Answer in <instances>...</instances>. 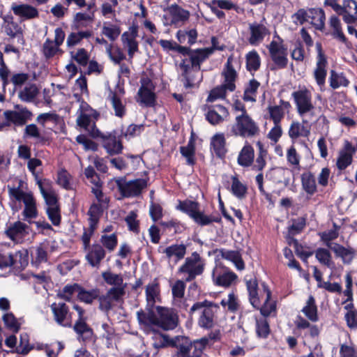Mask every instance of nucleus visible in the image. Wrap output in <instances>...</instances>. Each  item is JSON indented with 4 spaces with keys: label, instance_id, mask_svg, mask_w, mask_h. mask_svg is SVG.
Returning <instances> with one entry per match:
<instances>
[{
    "label": "nucleus",
    "instance_id": "9d476101",
    "mask_svg": "<svg viewBox=\"0 0 357 357\" xmlns=\"http://www.w3.org/2000/svg\"><path fill=\"white\" fill-rule=\"evenodd\" d=\"M140 84L136 97L137 102L146 107H155L157 104L155 84L149 77H142Z\"/></svg>",
    "mask_w": 357,
    "mask_h": 357
},
{
    "label": "nucleus",
    "instance_id": "b1692460",
    "mask_svg": "<svg viewBox=\"0 0 357 357\" xmlns=\"http://www.w3.org/2000/svg\"><path fill=\"white\" fill-rule=\"evenodd\" d=\"M329 25L333 29L331 33L333 38L343 43L347 48L351 49L352 43L348 40L343 33L340 20L337 16L333 15L329 18Z\"/></svg>",
    "mask_w": 357,
    "mask_h": 357
},
{
    "label": "nucleus",
    "instance_id": "f704fd0d",
    "mask_svg": "<svg viewBox=\"0 0 357 357\" xmlns=\"http://www.w3.org/2000/svg\"><path fill=\"white\" fill-rule=\"evenodd\" d=\"M307 219L305 217H298L291 219V225L287 228V241L295 238L294 236L303 232L306 227Z\"/></svg>",
    "mask_w": 357,
    "mask_h": 357
},
{
    "label": "nucleus",
    "instance_id": "58836bf2",
    "mask_svg": "<svg viewBox=\"0 0 357 357\" xmlns=\"http://www.w3.org/2000/svg\"><path fill=\"white\" fill-rule=\"evenodd\" d=\"M301 312L310 321L312 322L319 321L318 308L313 296L310 295L308 297L306 304L301 310Z\"/></svg>",
    "mask_w": 357,
    "mask_h": 357
},
{
    "label": "nucleus",
    "instance_id": "79ce46f5",
    "mask_svg": "<svg viewBox=\"0 0 357 357\" xmlns=\"http://www.w3.org/2000/svg\"><path fill=\"white\" fill-rule=\"evenodd\" d=\"M24 204V208L22 211V215L24 217L25 220L28 219H33L37 218L38 215L37 206H36V201L32 194L29 197H27L25 200L23 202Z\"/></svg>",
    "mask_w": 357,
    "mask_h": 357
},
{
    "label": "nucleus",
    "instance_id": "e433bc0d",
    "mask_svg": "<svg viewBox=\"0 0 357 357\" xmlns=\"http://www.w3.org/2000/svg\"><path fill=\"white\" fill-rule=\"evenodd\" d=\"M219 252L222 259L233 262L238 270L245 268V263L239 251L220 249Z\"/></svg>",
    "mask_w": 357,
    "mask_h": 357
},
{
    "label": "nucleus",
    "instance_id": "4468645a",
    "mask_svg": "<svg viewBox=\"0 0 357 357\" xmlns=\"http://www.w3.org/2000/svg\"><path fill=\"white\" fill-rule=\"evenodd\" d=\"M296 107L297 112L300 116H303L310 112L314 109L312 103V96L311 91L306 87L294 91L291 93Z\"/></svg>",
    "mask_w": 357,
    "mask_h": 357
},
{
    "label": "nucleus",
    "instance_id": "a18cd8bd",
    "mask_svg": "<svg viewBox=\"0 0 357 357\" xmlns=\"http://www.w3.org/2000/svg\"><path fill=\"white\" fill-rule=\"evenodd\" d=\"M260 85V82L257 79L254 78L250 79L244 89L243 100L245 102H255L257 91Z\"/></svg>",
    "mask_w": 357,
    "mask_h": 357
},
{
    "label": "nucleus",
    "instance_id": "5701e85b",
    "mask_svg": "<svg viewBox=\"0 0 357 357\" xmlns=\"http://www.w3.org/2000/svg\"><path fill=\"white\" fill-rule=\"evenodd\" d=\"M24 137L36 139V144L40 146H49L52 142L51 137L45 133L41 134L39 128L34 123L29 124L25 127Z\"/></svg>",
    "mask_w": 357,
    "mask_h": 357
},
{
    "label": "nucleus",
    "instance_id": "37998d69",
    "mask_svg": "<svg viewBox=\"0 0 357 357\" xmlns=\"http://www.w3.org/2000/svg\"><path fill=\"white\" fill-rule=\"evenodd\" d=\"M328 61L324 59L317 61L316 68L314 71V77L318 86L322 87L325 85L326 78L327 75L326 67Z\"/></svg>",
    "mask_w": 357,
    "mask_h": 357
},
{
    "label": "nucleus",
    "instance_id": "5fc2aeb1",
    "mask_svg": "<svg viewBox=\"0 0 357 357\" xmlns=\"http://www.w3.org/2000/svg\"><path fill=\"white\" fill-rule=\"evenodd\" d=\"M2 27L7 36L11 38H15L20 34V37L18 38V41L21 40L22 44L24 43L22 28L17 22H14L13 24H2Z\"/></svg>",
    "mask_w": 357,
    "mask_h": 357
},
{
    "label": "nucleus",
    "instance_id": "6e6552de",
    "mask_svg": "<svg viewBox=\"0 0 357 357\" xmlns=\"http://www.w3.org/2000/svg\"><path fill=\"white\" fill-rule=\"evenodd\" d=\"M93 235H89L83 232L81 240L83 243V248L86 251L85 259L87 263L93 268H99L102 261L106 256L105 248L98 243L91 245V238Z\"/></svg>",
    "mask_w": 357,
    "mask_h": 357
},
{
    "label": "nucleus",
    "instance_id": "09e8293b",
    "mask_svg": "<svg viewBox=\"0 0 357 357\" xmlns=\"http://www.w3.org/2000/svg\"><path fill=\"white\" fill-rule=\"evenodd\" d=\"M109 100L114 110L115 116L119 118L124 116L126 114V105L123 104L117 93L111 91Z\"/></svg>",
    "mask_w": 357,
    "mask_h": 357
},
{
    "label": "nucleus",
    "instance_id": "774afa93",
    "mask_svg": "<svg viewBox=\"0 0 357 357\" xmlns=\"http://www.w3.org/2000/svg\"><path fill=\"white\" fill-rule=\"evenodd\" d=\"M102 277L109 285L121 286L123 282V279L121 275L113 273L111 271L102 272Z\"/></svg>",
    "mask_w": 357,
    "mask_h": 357
},
{
    "label": "nucleus",
    "instance_id": "338daca9",
    "mask_svg": "<svg viewBox=\"0 0 357 357\" xmlns=\"http://www.w3.org/2000/svg\"><path fill=\"white\" fill-rule=\"evenodd\" d=\"M177 347L176 342L171 339L168 335L166 334H160V337L156 339L155 342L153 344V347L155 349H162L165 348L167 347Z\"/></svg>",
    "mask_w": 357,
    "mask_h": 357
},
{
    "label": "nucleus",
    "instance_id": "bf43d9fd",
    "mask_svg": "<svg viewBox=\"0 0 357 357\" xmlns=\"http://www.w3.org/2000/svg\"><path fill=\"white\" fill-rule=\"evenodd\" d=\"M316 259L320 264L331 267L333 264L332 256L330 251L324 248H319L314 252Z\"/></svg>",
    "mask_w": 357,
    "mask_h": 357
},
{
    "label": "nucleus",
    "instance_id": "9b49d317",
    "mask_svg": "<svg viewBox=\"0 0 357 357\" xmlns=\"http://www.w3.org/2000/svg\"><path fill=\"white\" fill-rule=\"evenodd\" d=\"M204 271V263L202 257L199 253L194 252L190 257L185 258L184 264L178 269V273L187 275L185 281L191 282L202 275Z\"/></svg>",
    "mask_w": 357,
    "mask_h": 357
},
{
    "label": "nucleus",
    "instance_id": "aec40b11",
    "mask_svg": "<svg viewBox=\"0 0 357 357\" xmlns=\"http://www.w3.org/2000/svg\"><path fill=\"white\" fill-rule=\"evenodd\" d=\"M338 15L342 17L347 24H357V1L356 0H343Z\"/></svg>",
    "mask_w": 357,
    "mask_h": 357
},
{
    "label": "nucleus",
    "instance_id": "a878e982",
    "mask_svg": "<svg viewBox=\"0 0 357 357\" xmlns=\"http://www.w3.org/2000/svg\"><path fill=\"white\" fill-rule=\"evenodd\" d=\"M249 30L250 36L248 38V42L252 45H258L266 35L269 34L268 28L264 24L257 22L250 24Z\"/></svg>",
    "mask_w": 357,
    "mask_h": 357
},
{
    "label": "nucleus",
    "instance_id": "0eeeda50",
    "mask_svg": "<svg viewBox=\"0 0 357 357\" xmlns=\"http://www.w3.org/2000/svg\"><path fill=\"white\" fill-rule=\"evenodd\" d=\"M145 178L127 181L126 177H120L115 180L119 192L123 197H137L148 187L149 178L148 172H144Z\"/></svg>",
    "mask_w": 357,
    "mask_h": 357
},
{
    "label": "nucleus",
    "instance_id": "412c9836",
    "mask_svg": "<svg viewBox=\"0 0 357 357\" xmlns=\"http://www.w3.org/2000/svg\"><path fill=\"white\" fill-rule=\"evenodd\" d=\"M30 227L26 224L17 220L13 223L6 224L5 235L12 241H16L18 238L24 237L29 234Z\"/></svg>",
    "mask_w": 357,
    "mask_h": 357
},
{
    "label": "nucleus",
    "instance_id": "1a4fd4ad",
    "mask_svg": "<svg viewBox=\"0 0 357 357\" xmlns=\"http://www.w3.org/2000/svg\"><path fill=\"white\" fill-rule=\"evenodd\" d=\"M278 41L272 40L268 46L271 59L275 67H271V70L284 69L287 67V47L284 45L283 39L275 33V36Z\"/></svg>",
    "mask_w": 357,
    "mask_h": 357
},
{
    "label": "nucleus",
    "instance_id": "2f4dec72",
    "mask_svg": "<svg viewBox=\"0 0 357 357\" xmlns=\"http://www.w3.org/2000/svg\"><path fill=\"white\" fill-rule=\"evenodd\" d=\"M309 19L312 26L319 31H323L325 28L326 15L324 10L321 8H312L308 9Z\"/></svg>",
    "mask_w": 357,
    "mask_h": 357
},
{
    "label": "nucleus",
    "instance_id": "f03ea898",
    "mask_svg": "<svg viewBox=\"0 0 357 357\" xmlns=\"http://www.w3.org/2000/svg\"><path fill=\"white\" fill-rule=\"evenodd\" d=\"M234 57L232 55L227 58L225 64L222 76L224 79L223 82L213 88L206 99L208 102H213L218 99H225L227 92H233L236 89V82L238 79V73L233 66Z\"/></svg>",
    "mask_w": 357,
    "mask_h": 357
},
{
    "label": "nucleus",
    "instance_id": "2eb2a0df",
    "mask_svg": "<svg viewBox=\"0 0 357 357\" xmlns=\"http://www.w3.org/2000/svg\"><path fill=\"white\" fill-rule=\"evenodd\" d=\"M159 316L158 326L165 331L173 330L178 326V316L172 308L156 307Z\"/></svg>",
    "mask_w": 357,
    "mask_h": 357
},
{
    "label": "nucleus",
    "instance_id": "a211bd4d",
    "mask_svg": "<svg viewBox=\"0 0 357 357\" xmlns=\"http://www.w3.org/2000/svg\"><path fill=\"white\" fill-rule=\"evenodd\" d=\"M3 116L9 126L13 123L15 126H22L31 119L33 114L26 107H22L20 111L6 110Z\"/></svg>",
    "mask_w": 357,
    "mask_h": 357
},
{
    "label": "nucleus",
    "instance_id": "dca6fc26",
    "mask_svg": "<svg viewBox=\"0 0 357 357\" xmlns=\"http://www.w3.org/2000/svg\"><path fill=\"white\" fill-rule=\"evenodd\" d=\"M51 310L55 321L64 328H72V317L69 307L65 303H53Z\"/></svg>",
    "mask_w": 357,
    "mask_h": 357
},
{
    "label": "nucleus",
    "instance_id": "72a5a7b5",
    "mask_svg": "<svg viewBox=\"0 0 357 357\" xmlns=\"http://www.w3.org/2000/svg\"><path fill=\"white\" fill-rule=\"evenodd\" d=\"M331 250L334 252L337 257L342 258L344 264H350L355 257V250L354 248L351 247L345 248L342 245L337 243H333Z\"/></svg>",
    "mask_w": 357,
    "mask_h": 357
},
{
    "label": "nucleus",
    "instance_id": "c85d7f7f",
    "mask_svg": "<svg viewBox=\"0 0 357 357\" xmlns=\"http://www.w3.org/2000/svg\"><path fill=\"white\" fill-rule=\"evenodd\" d=\"M211 148L217 158L224 159L226 156L227 149L226 148V139L223 133L214 135L211 139Z\"/></svg>",
    "mask_w": 357,
    "mask_h": 357
},
{
    "label": "nucleus",
    "instance_id": "f8f14e48",
    "mask_svg": "<svg viewBox=\"0 0 357 357\" xmlns=\"http://www.w3.org/2000/svg\"><path fill=\"white\" fill-rule=\"evenodd\" d=\"M208 345V338L202 337L190 342L188 344H181L177 347L176 357H208L204 351Z\"/></svg>",
    "mask_w": 357,
    "mask_h": 357
},
{
    "label": "nucleus",
    "instance_id": "ddd939ff",
    "mask_svg": "<svg viewBox=\"0 0 357 357\" xmlns=\"http://www.w3.org/2000/svg\"><path fill=\"white\" fill-rule=\"evenodd\" d=\"M93 136H100L102 140L103 148L109 155H119L122 153L123 145L121 141L122 136L118 135L116 130H113L107 134L102 133L99 130L93 134Z\"/></svg>",
    "mask_w": 357,
    "mask_h": 357
},
{
    "label": "nucleus",
    "instance_id": "cd10ccee",
    "mask_svg": "<svg viewBox=\"0 0 357 357\" xmlns=\"http://www.w3.org/2000/svg\"><path fill=\"white\" fill-rule=\"evenodd\" d=\"M212 278L215 285L222 287H229L237 279V275L232 271H213Z\"/></svg>",
    "mask_w": 357,
    "mask_h": 357
},
{
    "label": "nucleus",
    "instance_id": "603ef678",
    "mask_svg": "<svg viewBox=\"0 0 357 357\" xmlns=\"http://www.w3.org/2000/svg\"><path fill=\"white\" fill-rule=\"evenodd\" d=\"M231 191L232 194L237 198L242 199L245 197L248 192V188L246 185L242 183L238 176H231Z\"/></svg>",
    "mask_w": 357,
    "mask_h": 357
},
{
    "label": "nucleus",
    "instance_id": "c03bdc74",
    "mask_svg": "<svg viewBox=\"0 0 357 357\" xmlns=\"http://www.w3.org/2000/svg\"><path fill=\"white\" fill-rule=\"evenodd\" d=\"M310 134V128L301 126L298 121H292L288 130V135L292 140H295L300 137H307Z\"/></svg>",
    "mask_w": 357,
    "mask_h": 357
},
{
    "label": "nucleus",
    "instance_id": "4c0bfd02",
    "mask_svg": "<svg viewBox=\"0 0 357 357\" xmlns=\"http://www.w3.org/2000/svg\"><path fill=\"white\" fill-rule=\"evenodd\" d=\"M289 245H293L296 255L304 262L307 263V259L314 254V251L309 246L303 245L296 238L287 241Z\"/></svg>",
    "mask_w": 357,
    "mask_h": 357
},
{
    "label": "nucleus",
    "instance_id": "7ed1b4c3",
    "mask_svg": "<svg viewBox=\"0 0 357 357\" xmlns=\"http://www.w3.org/2000/svg\"><path fill=\"white\" fill-rule=\"evenodd\" d=\"M176 209L187 214L200 227L208 226L213 222L220 223L222 222V218L219 214L216 215H207L204 211H201L199 210V204L196 201L188 199L185 200L178 199Z\"/></svg>",
    "mask_w": 357,
    "mask_h": 357
},
{
    "label": "nucleus",
    "instance_id": "680f3d73",
    "mask_svg": "<svg viewBox=\"0 0 357 357\" xmlns=\"http://www.w3.org/2000/svg\"><path fill=\"white\" fill-rule=\"evenodd\" d=\"M100 243L102 246L105 248L108 251L114 250L118 244L117 235L113 233L110 235H102L100 237Z\"/></svg>",
    "mask_w": 357,
    "mask_h": 357
},
{
    "label": "nucleus",
    "instance_id": "423d86ee",
    "mask_svg": "<svg viewBox=\"0 0 357 357\" xmlns=\"http://www.w3.org/2000/svg\"><path fill=\"white\" fill-rule=\"evenodd\" d=\"M260 131L258 123L249 114L236 115L230 130L231 135L243 139L256 137L259 135Z\"/></svg>",
    "mask_w": 357,
    "mask_h": 357
},
{
    "label": "nucleus",
    "instance_id": "e2e57ef3",
    "mask_svg": "<svg viewBox=\"0 0 357 357\" xmlns=\"http://www.w3.org/2000/svg\"><path fill=\"white\" fill-rule=\"evenodd\" d=\"M144 124H134L132 123L128 126L126 131L121 129V135L125 138H133L137 135H139L144 130Z\"/></svg>",
    "mask_w": 357,
    "mask_h": 357
},
{
    "label": "nucleus",
    "instance_id": "69168bd1",
    "mask_svg": "<svg viewBox=\"0 0 357 357\" xmlns=\"http://www.w3.org/2000/svg\"><path fill=\"white\" fill-rule=\"evenodd\" d=\"M46 213L52 224L59 226L61 222V208L59 206H54L46 208Z\"/></svg>",
    "mask_w": 357,
    "mask_h": 357
},
{
    "label": "nucleus",
    "instance_id": "bb28decb",
    "mask_svg": "<svg viewBox=\"0 0 357 357\" xmlns=\"http://www.w3.org/2000/svg\"><path fill=\"white\" fill-rule=\"evenodd\" d=\"M254 159L255 149L248 141H245L243 146L238 153L237 163L242 167H249L252 165Z\"/></svg>",
    "mask_w": 357,
    "mask_h": 357
},
{
    "label": "nucleus",
    "instance_id": "13d9d810",
    "mask_svg": "<svg viewBox=\"0 0 357 357\" xmlns=\"http://www.w3.org/2000/svg\"><path fill=\"white\" fill-rule=\"evenodd\" d=\"M160 294V287L159 283L157 282H153L152 283L149 284L146 288V298L148 303L151 304V307H153L155 303V298L159 296Z\"/></svg>",
    "mask_w": 357,
    "mask_h": 357
},
{
    "label": "nucleus",
    "instance_id": "8fccbe9b",
    "mask_svg": "<svg viewBox=\"0 0 357 357\" xmlns=\"http://www.w3.org/2000/svg\"><path fill=\"white\" fill-rule=\"evenodd\" d=\"M100 289L98 288L91 289L90 290L85 289L81 286L79 294H77V299L81 302L86 304H91L95 300L98 298Z\"/></svg>",
    "mask_w": 357,
    "mask_h": 357
},
{
    "label": "nucleus",
    "instance_id": "4be33fe9",
    "mask_svg": "<svg viewBox=\"0 0 357 357\" xmlns=\"http://www.w3.org/2000/svg\"><path fill=\"white\" fill-rule=\"evenodd\" d=\"M36 183L48 207L59 206L58 197L55 192L52 189L50 181L44 179L43 181L41 179H38Z\"/></svg>",
    "mask_w": 357,
    "mask_h": 357
},
{
    "label": "nucleus",
    "instance_id": "052dcab7",
    "mask_svg": "<svg viewBox=\"0 0 357 357\" xmlns=\"http://www.w3.org/2000/svg\"><path fill=\"white\" fill-rule=\"evenodd\" d=\"M60 46H56L54 42L50 38H47L43 43V53L46 59H51L54 57L57 52H62L59 48Z\"/></svg>",
    "mask_w": 357,
    "mask_h": 357
},
{
    "label": "nucleus",
    "instance_id": "393cba45",
    "mask_svg": "<svg viewBox=\"0 0 357 357\" xmlns=\"http://www.w3.org/2000/svg\"><path fill=\"white\" fill-rule=\"evenodd\" d=\"M72 327L77 335L79 340H82L84 342L92 340L94 334L93 330L86 323V319H77L75 324L73 326L72 325Z\"/></svg>",
    "mask_w": 357,
    "mask_h": 357
},
{
    "label": "nucleus",
    "instance_id": "7c9ffc66",
    "mask_svg": "<svg viewBox=\"0 0 357 357\" xmlns=\"http://www.w3.org/2000/svg\"><path fill=\"white\" fill-rule=\"evenodd\" d=\"M162 247H159L158 251L160 252L164 253L166 255V257L170 260L173 257H175V262H178L180 260L183 259L186 254V246L181 244H172L166 248L163 249L161 251Z\"/></svg>",
    "mask_w": 357,
    "mask_h": 357
},
{
    "label": "nucleus",
    "instance_id": "473e14b6",
    "mask_svg": "<svg viewBox=\"0 0 357 357\" xmlns=\"http://www.w3.org/2000/svg\"><path fill=\"white\" fill-rule=\"evenodd\" d=\"M271 333L269 321L268 318L260 317H255V334L257 338L266 340Z\"/></svg>",
    "mask_w": 357,
    "mask_h": 357
},
{
    "label": "nucleus",
    "instance_id": "49530a36",
    "mask_svg": "<svg viewBox=\"0 0 357 357\" xmlns=\"http://www.w3.org/2000/svg\"><path fill=\"white\" fill-rule=\"evenodd\" d=\"M261 66V59L258 52L253 50L248 52L245 55V67L246 70L250 72L257 71Z\"/></svg>",
    "mask_w": 357,
    "mask_h": 357
},
{
    "label": "nucleus",
    "instance_id": "de8ad7c7",
    "mask_svg": "<svg viewBox=\"0 0 357 357\" xmlns=\"http://www.w3.org/2000/svg\"><path fill=\"white\" fill-rule=\"evenodd\" d=\"M39 93V89L35 84L26 86L18 93V98L24 102H31Z\"/></svg>",
    "mask_w": 357,
    "mask_h": 357
},
{
    "label": "nucleus",
    "instance_id": "39448f33",
    "mask_svg": "<svg viewBox=\"0 0 357 357\" xmlns=\"http://www.w3.org/2000/svg\"><path fill=\"white\" fill-rule=\"evenodd\" d=\"M211 55V52L205 50L204 48H197L193 50L192 53L190 55V61L191 66L186 63V59H182L179 63V68H181L182 82L185 89H191L194 86V84L190 77V68L194 69L196 71L200 70L201 64L205 61Z\"/></svg>",
    "mask_w": 357,
    "mask_h": 357
},
{
    "label": "nucleus",
    "instance_id": "6e6d98bb",
    "mask_svg": "<svg viewBox=\"0 0 357 357\" xmlns=\"http://www.w3.org/2000/svg\"><path fill=\"white\" fill-rule=\"evenodd\" d=\"M81 285L77 283L73 284H68L63 288L62 291L58 293L57 296L59 298L63 299L66 301L70 302L72 299V296L75 292L77 294L80 290Z\"/></svg>",
    "mask_w": 357,
    "mask_h": 357
},
{
    "label": "nucleus",
    "instance_id": "c756f323",
    "mask_svg": "<svg viewBox=\"0 0 357 357\" xmlns=\"http://www.w3.org/2000/svg\"><path fill=\"white\" fill-rule=\"evenodd\" d=\"M12 10L15 15L23 20L34 19L39 16L38 9L29 4L14 5Z\"/></svg>",
    "mask_w": 357,
    "mask_h": 357
},
{
    "label": "nucleus",
    "instance_id": "864d4df0",
    "mask_svg": "<svg viewBox=\"0 0 357 357\" xmlns=\"http://www.w3.org/2000/svg\"><path fill=\"white\" fill-rule=\"evenodd\" d=\"M33 346L29 343V336L27 333H22L20 337L19 344L16 347L15 352L25 356L27 355L32 349Z\"/></svg>",
    "mask_w": 357,
    "mask_h": 357
},
{
    "label": "nucleus",
    "instance_id": "ea45409f",
    "mask_svg": "<svg viewBox=\"0 0 357 357\" xmlns=\"http://www.w3.org/2000/svg\"><path fill=\"white\" fill-rule=\"evenodd\" d=\"M22 181L20 180L17 186L8 185V192L10 201L13 202H24L27 197H29L33 193L31 192H24L22 189Z\"/></svg>",
    "mask_w": 357,
    "mask_h": 357
},
{
    "label": "nucleus",
    "instance_id": "f3484780",
    "mask_svg": "<svg viewBox=\"0 0 357 357\" xmlns=\"http://www.w3.org/2000/svg\"><path fill=\"white\" fill-rule=\"evenodd\" d=\"M105 208H107L105 205L96 204V202L91 204L87 212V215L89 216L88 218L89 228L84 227V232H86L89 235L94 234L100 219L103 215Z\"/></svg>",
    "mask_w": 357,
    "mask_h": 357
},
{
    "label": "nucleus",
    "instance_id": "0e129e2a",
    "mask_svg": "<svg viewBox=\"0 0 357 357\" xmlns=\"http://www.w3.org/2000/svg\"><path fill=\"white\" fill-rule=\"evenodd\" d=\"M72 176L66 169H61L57 172L56 183L59 185L66 190H71L70 183Z\"/></svg>",
    "mask_w": 357,
    "mask_h": 357
},
{
    "label": "nucleus",
    "instance_id": "4d7b16f0",
    "mask_svg": "<svg viewBox=\"0 0 357 357\" xmlns=\"http://www.w3.org/2000/svg\"><path fill=\"white\" fill-rule=\"evenodd\" d=\"M267 110L269 114V118L273 121V124H281L282 120L284 117V112L281 106L269 105L267 107Z\"/></svg>",
    "mask_w": 357,
    "mask_h": 357
},
{
    "label": "nucleus",
    "instance_id": "a19ab883",
    "mask_svg": "<svg viewBox=\"0 0 357 357\" xmlns=\"http://www.w3.org/2000/svg\"><path fill=\"white\" fill-rule=\"evenodd\" d=\"M169 13L172 16V22L177 23L179 22H185L190 17V12L176 3L171 5L169 8Z\"/></svg>",
    "mask_w": 357,
    "mask_h": 357
},
{
    "label": "nucleus",
    "instance_id": "c9c22d12",
    "mask_svg": "<svg viewBox=\"0 0 357 357\" xmlns=\"http://www.w3.org/2000/svg\"><path fill=\"white\" fill-rule=\"evenodd\" d=\"M301 185L308 195H313L317 192L316 178L311 172H304L301 176Z\"/></svg>",
    "mask_w": 357,
    "mask_h": 357
},
{
    "label": "nucleus",
    "instance_id": "f257e3e1",
    "mask_svg": "<svg viewBox=\"0 0 357 357\" xmlns=\"http://www.w3.org/2000/svg\"><path fill=\"white\" fill-rule=\"evenodd\" d=\"M246 289L248 293V300L251 305L256 310H259L261 317H276L278 314L277 301L272 300V291L268 285L265 282L261 283L262 292L266 298L262 303L261 298L262 293L259 294V284L257 278L255 277L250 280H245Z\"/></svg>",
    "mask_w": 357,
    "mask_h": 357
},
{
    "label": "nucleus",
    "instance_id": "20e7f679",
    "mask_svg": "<svg viewBox=\"0 0 357 357\" xmlns=\"http://www.w3.org/2000/svg\"><path fill=\"white\" fill-rule=\"evenodd\" d=\"M198 310H201L197 321L198 326L207 330L213 328L215 324V315L220 310L219 305L207 299L195 302L188 311L189 315L192 317Z\"/></svg>",
    "mask_w": 357,
    "mask_h": 357
},
{
    "label": "nucleus",
    "instance_id": "6ab92c4d",
    "mask_svg": "<svg viewBox=\"0 0 357 357\" xmlns=\"http://www.w3.org/2000/svg\"><path fill=\"white\" fill-rule=\"evenodd\" d=\"M356 152L355 147L352 144L345 140L343 148L340 151L338 157L337 158L336 166L340 170H344L353 162V156Z\"/></svg>",
    "mask_w": 357,
    "mask_h": 357
},
{
    "label": "nucleus",
    "instance_id": "3c124183",
    "mask_svg": "<svg viewBox=\"0 0 357 357\" xmlns=\"http://www.w3.org/2000/svg\"><path fill=\"white\" fill-rule=\"evenodd\" d=\"M330 86L333 89H338L340 86H347L349 84V79L341 73H337L335 70L330 71L329 77Z\"/></svg>",
    "mask_w": 357,
    "mask_h": 357
}]
</instances>
